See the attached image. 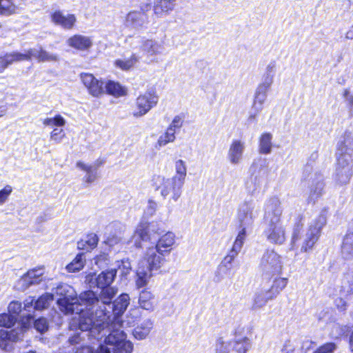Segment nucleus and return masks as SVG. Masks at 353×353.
Masks as SVG:
<instances>
[{
	"label": "nucleus",
	"instance_id": "1",
	"mask_svg": "<svg viewBox=\"0 0 353 353\" xmlns=\"http://www.w3.org/2000/svg\"><path fill=\"white\" fill-rule=\"evenodd\" d=\"M114 296L110 298V301L99 299L93 291L88 290L80 294V299L83 302L87 310L81 314L80 330L88 332L87 336L99 337L105 330V326L115 325L119 327H125V321L121 315L130 303V297L127 294H121L114 302Z\"/></svg>",
	"mask_w": 353,
	"mask_h": 353
},
{
	"label": "nucleus",
	"instance_id": "2",
	"mask_svg": "<svg viewBox=\"0 0 353 353\" xmlns=\"http://www.w3.org/2000/svg\"><path fill=\"white\" fill-rule=\"evenodd\" d=\"M176 235L167 232L159 237L152 245L146 248L143 258L139 261L137 270L136 285L138 288L145 286L154 274L159 271L176 246Z\"/></svg>",
	"mask_w": 353,
	"mask_h": 353
},
{
	"label": "nucleus",
	"instance_id": "3",
	"mask_svg": "<svg viewBox=\"0 0 353 353\" xmlns=\"http://www.w3.org/2000/svg\"><path fill=\"white\" fill-rule=\"evenodd\" d=\"M282 208L279 198L269 199L265 205V221L266 223L263 234L271 243L283 244L285 241V230L281 222Z\"/></svg>",
	"mask_w": 353,
	"mask_h": 353
},
{
	"label": "nucleus",
	"instance_id": "4",
	"mask_svg": "<svg viewBox=\"0 0 353 353\" xmlns=\"http://www.w3.org/2000/svg\"><path fill=\"white\" fill-rule=\"evenodd\" d=\"M54 293L59 296L57 304L59 310L65 314H74L73 320L78 321L80 329V319L83 312L88 309L86 305L77 296L74 289L65 283H61L54 290Z\"/></svg>",
	"mask_w": 353,
	"mask_h": 353
},
{
	"label": "nucleus",
	"instance_id": "5",
	"mask_svg": "<svg viewBox=\"0 0 353 353\" xmlns=\"http://www.w3.org/2000/svg\"><path fill=\"white\" fill-rule=\"evenodd\" d=\"M258 215L259 212L252 201H244L240 205L236 217L239 231L234 242L243 245L247 236L252 231Z\"/></svg>",
	"mask_w": 353,
	"mask_h": 353
},
{
	"label": "nucleus",
	"instance_id": "6",
	"mask_svg": "<svg viewBox=\"0 0 353 353\" xmlns=\"http://www.w3.org/2000/svg\"><path fill=\"white\" fill-rule=\"evenodd\" d=\"M117 322L118 323V320L115 325L105 326V330L101 332L99 336L94 338L101 339L106 335L107 332H109L108 335L105 336V343L113 347V353H132L134 345L132 342L127 339L125 333L121 330L122 327L117 326ZM88 337L92 338V336Z\"/></svg>",
	"mask_w": 353,
	"mask_h": 353
},
{
	"label": "nucleus",
	"instance_id": "7",
	"mask_svg": "<svg viewBox=\"0 0 353 353\" xmlns=\"http://www.w3.org/2000/svg\"><path fill=\"white\" fill-rule=\"evenodd\" d=\"M250 170L251 175L245 181V187L247 192L253 195L259 192L264 178L268 176V168L266 160L262 158L254 159Z\"/></svg>",
	"mask_w": 353,
	"mask_h": 353
},
{
	"label": "nucleus",
	"instance_id": "8",
	"mask_svg": "<svg viewBox=\"0 0 353 353\" xmlns=\"http://www.w3.org/2000/svg\"><path fill=\"white\" fill-rule=\"evenodd\" d=\"M116 276L117 270L111 269L101 272L95 277L92 284L101 290L99 296H97L99 299H103L105 302L110 301V298L116 295L117 290L110 286Z\"/></svg>",
	"mask_w": 353,
	"mask_h": 353
},
{
	"label": "nucleus",
	"instance_id": "9",
	"mask_svg": "<svg viewBox=\"0 0 353 353\" xmlns=\"http://www.w3.org/2000/svg\"><path fill=\"white\" fill-rule=\"evenodd\" d=\"M326 210H322L320 215L310 223L301 248V252L311 250L319 240L321 230L326 223Z\"/></svg>",
	"mask_w": 353,
	"mask_h": 353
},
{
	"label": "nucleus",
	"instance_id": "10",
	"mask_svg": "<svg viewBox=\"0 0 353 353\" xmlns=\"http://www.w3.org/2000/svg\"><path fill=\"white\" fill-rule=\"evenodd\" d=\"M283 263L281 256L274 250H267L263 254L259 269L263 276H272L281 272Z\"/></svg>",
	"mask_w": 353,
	"mask_h": 353
},
{
	"label": "nucleus",
	"instance_id": "11",
	"mask_svg": "<svg viewBox=\"0 0 353 353\" xmlns=\"http://www.w3.org/2000/svg\"><path fill=\"white\" fill-rule=\"evenodd\" d=\"M158 180L159 183L157 184L156 190L160 192L161 196L163 199L170 196V200L177 201L181 196L184 183L172 177L167 179L158 177Z\"/></svg>",
	"mask_w": 353,
	"mask_h": 353
},
{
	"label": "nucleus",
	"instance_id": "12",
	"mask_svg": "<svg viewBox=\"0 0 353 353\" xmlns=\"http://www.w3.org/2000/svg\"><path fill=\"white\" fill-rule=\"evenodd\" d=\"M159 101V96L156 92L150 90L140 94L136 99L132 107V114L136 118L145 115Z\"/></svg>",
	"mask_w": 353,
	"mask_h": 353
},
{
	"label": "nucleus",
	"instance_id": "13",
	"mask_svg": "<svg viewBox=\"0 0 353 353\" xmlns=\"http://www.w3.org/2000/svg\"><path fill=\"white\" fill-rule=\"evenodd\" d=\"M242 247L243 245L234 242L232 249L223 258L217 268L214 276V281L216 282H220L225 277L230 274V272L233 267L232 263L241 250Z\"/></svg>",
	"mask_w": 353,
	"mask_h": 353
},
{
	"label": "nucleus",
	"instance_id": "14",
	"mask_svg": "<svg viewBox=\"0 0 353 353\" xmlns=\"http://www.w3.org/2000/svg\"><path fill=\"white\" fill-rule=\"evenodd\" d=\"M353 160L349 159H338L335 172L333 176L336 186L342 187L349 183L353 175Z\"/></svg>",
	"mask_w": 353,
	"mask_h": 353
},
{
	"label": "nucleus",
	"instance_id": "15",
	"mask_svg": "<svg viewBox=\"0 0 353 353\" xmlns=\"http://www.w3.org/2000/svg\"><path fill=\"white\" fill-rule=\"evenodd\" d=\"M270 87V85L261 83L258 85L255 90L252 110L248 117L249 121H255L256 117L263 109V105L267 99Z\"/></svg>",
	"mask_w": 353,
	"mask_h": 353
},
{
	"label": "nucleus",
	"instance_id": "16",
	"mask_svg": "<svg viewBox=\"0 0 353 353\" xmlns=\"http://www.w3.org/2000/svg\"><path fill=\"white\" fill-rule=\"evenodd\" d=\"M54 299V295L51 293H46L39 296L36 301L33 297H28L23 302V310L29 312L34 310H41L47 308Z\"/></svg>",
	"mask_w": 353,
	"mask_h": 353
},
{
	"label": "nucleus",
	"instance_id": "17",
	"mask_svg": "<svg viewBox=\"0 0 353 353\" xmlns=\"http://www.w3.org/2000/svg\"><path fill=\"white\" fill-rule=\"evenodd\" d=\"M336 157L338 159H349L353 160V135L350 132H345L337 144Z\"/></svg>",
	"mask_w": 353,
	"mask_h": 353
},
{
	"label": "nucleus",
	"instance_id": "18",
	"mask_svg": "<svg viewBox=\"0 0 353 353\" xmlns=\"http://www.w3.org/2000/svg\"><path fill=\"white\" fill-rule=\"evenodd\" d=\"M245 143L240 139H233L228 151V159L232 165H238L243 159Z\"/></svg>",
	"mask_w": 353,
	"mask_h": 353
},
{
	"label": "nucleus",
	"instance_id": "19",
	"mask_svg": "<svg viewBox=\"0 0 353 353\" xmlns=\"http://www.w3.org/2000/svg\"><path fill=\"white\" fill-rule=\"evenodd\" d=\"M43 273V268L29 270L18 281V288L23 291L32 285L39 283L42 281Z\"/></svg>",
	"mask_w": 353,
	"mask_h": 353
},
{
	"label": "nucleus",
	"instance_id": "20",
	"mask_svg": "<svg viewBox=\"0 0 353 353\" xmlns=\"http://www.w3.org/2000/svg\"><path fill=\"white\" fill-rule=\"evenodd\" d=\"M148 18L147 14L142 11L130 12L125 18L126 27L137 30H142L147 27Z\"/></svg>",
	"mask_w": 353,
	"mask_h": 353
},
{
	"label": "nucleus",
	"instance_id": "21",
	"mask_svg": "<svg viewBox=\"0 0 353 353\" xmlns=\"http://www.w3.org/2000/svg\"><path fill=\"white\" fill-rule=\"evenodd\" d=\"M81 80L92 96L98 97L104 92L103 83L97 79L92 74H81Z\"/></svg>",
	"mask_w": 353,
	"mask_h": 353
},
{
	"label": "nucleus",
	"instance_id": "22",
	"mask_svg": "<svg viewBox=\"0 0 353 353\" xmlns=\"http://www.w3.org/2000/svg\"><path fill=\"white\" fill-rule=\"evenodd\" d=\"M150 230V225L148 221H141L139 223L132 236V241L137 248L141 247V241L148 242L152 240Z\"/></svg>",
	"mask_w": 353,
	"mask_h": 353
},
{
	"label": "nucleus",
	"instance_id": "23",
	"mask_svg": "<svg viewBox=\"0 0 353 353\" xmlns=\"http://www.w3.org/2000/svg\"><path fill=\"white\" fill-rule=\"evenodd\" d=\"M123 225L120 223H114L106 228V232H109L105 240V243L110 247H113L119 243L122 239Z\"/></svg>",
	"mask_w": 353,
	"mask_h": 353
},
{
	"label": "nucleus",
	"instance_id": "24",
	"mask_svg": "<svg viewBox=\"0 0 353 353\" xmlns=\"http://www.w3.org/2000/svg\"><path fill=\"white\" fill-rule=\"evenodd\" d=\"M8 310L10 314L15 316L22 312L21 323L24 325V327L30 325L34 318L33 314L28 311H24L23 307L22 308L21 303L17 301L10 302L8 305Z\"/></svg>",
	"mask_w": 353,
	"mask_h": 353
},
{
	"label": "nucleus",
	"instance_id": "25",
	"mask_svg": "<svg viewBox=\"0 0 353 353\" xmlns=\"http://www.w3.org/2000/svg\"><path fill=\"white\" fill-rule=\"evenodd\" d=\"M51 19L56 25L61 26L66 30L72 29L77 21L76 17L72 14L64 15L61 11H55L51 14Z\"/></svg>",
	"mask_w": 353,
	"mask_h": 353
},
{
	"label": "nucleus",
	"instance_id": "26",
	"mask_svg": "<svg viewBox=\"0 0 353 353\" xmlns=\"http://www.w3.org/2000/svg\"><path fill=\"white\" fill-rule=\"evenodd\" d=\"M69 46L78 50L83 51L89 50L92 44V39L87 36L75 34L67 40Z\"/></svg>",
	"mask_w": 353,
	"mask_h": 353
},
{
	"label": "nucleus",
	"instance_id": "27",
	"mask_svg": "<svg viewBox=\"0 0 353 353\" xmlns=\"http://www.w3.org/2000/svg\"><path fill=\"white\" fill-rule=\"evenodd\" d=\"M27 54L29 55L28 61L32 58H34L39 62H52L59 60L57 54H51L41 48L30 49L27 50Z\"/></svg>",
	"mask_w": 353,
	"mask_h": 353
},
{
	"label": "nucleus",
	"instance_id": "28",
	"mask_svg": "<svg viewBox=\"0 0 353 353\" xmlns=\"http://www.w3.org/2000/svg\"><path fill=\"white\" fill-rule=\"evenodd\" d=\"M163 50V43L153 39L144 40L141 45V50L149 57L160 54Z\"/></svg>",
	"mask_w": 353,
	"mask_h": 353
},
{
	"label": "nucleus",
	"instance_id": "29",
	"mask_svg": "<svg viewBox=\"0 0 353 353\" xmlns=\"http://www.w3.org/2000/svg\"><path fill=\"white\" fill-rule=\"evenodd\" d=\"M176 0H155L154 12L157 17H162L164 14L172 10Z\"/></svg>",
	"mask_w": 353,
	"mask_h": 353
},
{
	"label": "nucleus",
	"instance_id": "30",
	"mask_svg": "<svg viewBox=\"0 0 353 353\" xmlns=\"http://www.w3.org/2000/svg\"><path fill=\"white\" fill-rule=\"evenodd\" d=\"M77 167L86 172L83 181L87 184L94 182L97 177V168L93 165L85 164L81 161L77 163Z\"/></svg>",
	"mask_w": 353,
	"mask_h": 353
},
{
	"label": "nucleus",
	"instance_id": "31",
	"mask_svg": "<svg viewBox=\"0 0 353 353\" xmlns=\"http://www.w3.org/2000/svg\"><path fill=\"white\" fill-rule=\"evenodd\" d=\"M273 136L270 132L263 133L259 139V152L262 154H269L272 150Z\"/></svg>",
	"mask_w": 353,
	"mask_h": 353
},
{
	"label": "nucleus",
	"instance_id": "32",
	"mask_svg": "<svg viewBox=\"0 0 353 353\" xmlns=\"http://www.w3.org/2000/svg\"><path fill=\"white\" fill-rule=\"evenodd\" d=\"M152 327L153 322L151 319H147L134 330L133 335L138 340L144 339L150 334Z\"/></svg>",
	"mask_w": 353,
	"mask_h": 353
},
{
	"label": "nucleus",
	"instance_id": "33",
	"mask_svg": "<svg viewBox=\"0 0 353 353\" xmlns=\"http://www.w3.org/2000/svg\"><path fill=\"white\" fill-rule=\"evenodd\" d=\"M154 303V296L150 291L143 290L140 292L139 304L141 308L146 310H153Z\"/></svg>",
	"mask_w": 353,
	"mask_h": 353
},
{
	"label": "nucleus",
	"instance_id": "34",
	"mask_svg": "<svg viewBox=\"0 0 353 353\" xmlns=\"http://www.w3.org/2000/svg\"><path fill=\"white\" fill-rule=\"evenodd\" d=\"M351 224L352 227H353V221ZM341 252L345 259H350L353 256V231L347 233L344 237Z\"/></svg>",
	"mask_w": 353,
	"mask_h": 353
},
{
	"label": "nucleus",
	"instance_id": "35",
	"mask_svg": "<svg viewBox=\"0 0 353 353\" xmlns=\"http://www.w3.org/2000/svg\"><path fill=\"white\" fill-rule=\"evenodd\" d=\"M276 71V62L271 61L266 66L261 83L272 85Z\"/></svg>",
	"mask_w": 353,
	"mask_h": 353
},
{
	"label": "nucleus",
	"instance_id": "36",
	"mask_svg": "<svg viewBox=\"0 0 353 353\" xmlns=\"http://www.w3.org/2000/svg\"><path fill=\"white\" fill-rule=\"evenodd\" d=\"M99 241L97 235L94 233L88 234L85 239H82L77 243L78 248L80 250H92L97 247Z\"/></svg>",
	"mask_w": 353,
	"mask_h": 353
},
{
	"label": "nucleus",
	"instance_id": "37",
	"mask_svg": "<svg viewBox=\"0 0 353 353\" xmlns=\"http://www.w3.org/2000/svg\"><path fill=\"white\" fill-rule=\"evenodd\" d=\"M106 92L108 94L115 97H119L125 95L126 90L119 83L114 81H108L105 85Z\"/></svg>",
	"mask_w": 353,
	"mask_h": 353
},
{
	"label": "nucleus",
	"instance_id": "38",
	"mask_svg": "<svg viewBox=\"0 0 353 353\" xmlns=\"http://www.w3.org/2000/svg\"><path fill=\"white\" fill-rule=\"evenodd\" d=\"M175 174L172 178L185 183L187 176V165L185 162L182 159H179L174 163Z\"/></svg>",
	"mask_w": 353,
	"mask_h": 353
},
{
	"label": "nucleus",
	"instance_id": "39",
	"mask_svg": "<svg viewBox=\"0 0 353 353\" xmlns=\"http://www.w3.org/2000/svg\"><path fill=\"white\" fill-rule=\"evenodd\" d=\"M85 256L84 253L78 254L74 260L66 266L69 272H75L81 270L85 264Z\"/></svg>",
	"mask_w": 353,
	"mask_h": 353
},
{
	"label": "nucleus",
	"instance_id": "40",
	"mask_svg": "<svg viewBox=\"0 0 353 353\" xmlns=\"http://www.w3.org/2000/svg\"><path fill=\"white\" fill-rule=\"evenodd\" d=\"M138 62V57L133 54L130 58L118 59L115 61L117 67L123 70L132 68Z\"/></svg>",
	"mask_w": 353,
	"mask_h": 353
},
{
	"label": "nucleus",
	"instance_id": "41",
	"mask_svg": "<svg viewBox=\"0 0 353 353\" xmlns=\"http://www.w3.org/2000/svg\"><path fill=\"white\" fill-rule=\"evenodd\" d=\"M176 140V134L166 128L165 132L161 134L157 141V147H164L168 143H174Z\"/></svg>",
	"mask_w": 353,
	"mask_h": 353
},
{
	"label": "nucleus",
	"instance_id": "42",
	"mask_svg": "<svg viewBox=\"0 0 353 353\" xmlns=\"http://www.w3.org/2000/svg\"><path fill=\"white\" fill-rule=\"evenodd\" d=\"M5 62L10 65L15 61H20L23 60H28L29 55L27 54V51L25 53H20L14 52L12 53L6 54L2 57Z\"/></svg>",
	"mask_w": 353,
	"mask_h": 353
},
{
	"label": "nucleus",
	"instance_id": "43",
	"mask_svg": "<svg viewBox=\"0 0 353 353\" xmlns=\"http://www.w3.org/2000/svg\"><path fill=\"white\" fill-rule=\"evenodd\" d=\"M324 183L322 180L319 181L316 183L311 187L309 196V201L314 203L315 201L321 196L323 194Z\"/></svg>",
	"mask_w": 353,
	"mask_h": 353
},
{
	"label": "nucleus",
	"instance_id": "44",
	"mask_svg": "<svg viewBox=\"0 0 353 353\" xmlns=\"http://www.w3.org/2000/svg\"><path fill=\"white\" fill-rule=\"evenodd\" d=\"M232 344L229 341H225L223 337H219L214 344L215 353H229Z\"/></svg>",
	"mask_w": 353,
	"mask_h": 353
},
{
	"label": "nucleus",
	"instance_id": "45",
	"mask_svg": "<svg viewBox=\"0 0 353 353\" xmlns=\"http://www.w3.org/2000/svg\"><path fill=\"white\" fill-rule=\"evenodd\" d=\"M16 6L10 0H0V15H10L16 11Z\"/></svg>",
	"mask_w": 353,
	"mask_h": 353
},
{
	"label": "nucleus",
	"instance_id": "46",
	"mask_svg": "<svg viewBox=\"0 0 353 353\" xmlns=\"http://www.w3.org/2000/svg\"><path fill=\"white\" fill-rule=\"evenodd\" d=\"M235 350L237 353H247L251 347L250 340L244 336L242 339H236Z\"/></svg>",
	"mask_w": 353,
	"mask_h": 353
},
{
	"label": "nucleus",
	"instance_id": "47",
	"mask_svg": "<svg viewBox=\"0 0 353 353\" xmlns=\"http://www.w3.org/2000/svg\"><path fill=\"white\" fill-rule=\"evenodd\" d=\"M65 123V119L60 114H57L53 118L48 117L43 120V124L49 127H63Z\"/></svg>",
	"mask_w": 353,
	"mask_h": 353
},
{
	"label": "nucleus",
	"instance_id": "48",
	"mask_svg": "<svg viewBox=\"0 0 353 353\" xmlns=\"http://www.w3.org/2000/svg\"><path fill=\"white\" fill-rule=\"evenodd\" d=\"M268 301L265 299L261 289L256 291L253 297L252 309L258 310L263 307Z\"/></svg>",
	"mask_w": 353,
	"mask_h": 353
},
{
	"label": "nucleus",
	"instance_id": "49",
	"mask_svg": "<svg viewBox=\"0 0 353 353\" xmlns=\"http://www.w3.org/2000/svg\"><path fill=\"white\" fill-rule=\"evenodd\" d=\"M17 317L10 314L3 313L0 314V326L10 328L14 325Z\"/></svg>",
	"mask_w": 353,
	"mask_h": 353
},
{
	"label": "nucleus",
	"instance_id": "50",
	"mask_svg": "<svg viewBox=\"0 0 353 353\" xmlns=\"http://www.w3.org/2000/svg\"><path fill=\"white\" fill-rule=\"evenodd\" d=\"M288 280L286 278L278 277L276 278L272 285L270 286L274 292L279 295L281 291L287 286Z\"/></svg>",
	"mask_w": 353,
	"mask_h": 353
},
{
	"label": "nucleus",
	"instance_id": "51",
	"mask_svg": "<svg viewBox=\"0 0 353 353\" xmlns=\"http://www.w3.org/2000/svg\"><path fill=\"white\" fill-rule=\"evenodd\" d=\"M183 118L179 115H176L173 118L172 122L170 123L167 129H168L170 132L176 134L180 131L183 125Z\"/></svg>",
	"mask_w": 353,
	"mask_h": 353
},
{
	"label": "nucleus",
	"instance_id": "52",
	"mask_svg": "<svg viewBox=\"0 0 353 353\" xmlns=\"http://www.w3.org/2000/svg\"><path fill=\"white\" fill-rule=\"evenodd\" d=\"M343 98L346 103V105L350 117H353V92H350L348 89H345L343 94Z\"/></svg>",
	"mask_w": 353,
	"mask_h": 353
},
{
	"label": "nucleus",
	"instance_id": "53",
	"mask_svg": "<svg viewBox=\"0 0 353 353\" xmlns=\"http://www.w3.org/2000/svg\"><path fill=\"white\" fill-rule=\"evenodd\" d=\"M336 347L334 343H326L317 348L313 353H334Z\"/></svg>",
	"mask_w": 353,
	"mask_h": 353
},
{
	"label": "nucleus",
	"instance_id": "54",
	"mask_svg": "<svg viewBox=\"0 0 353 353\" xmlns=\"http://www.w3.org/2000/svg\"><path fill=\"white\" fill-rule=\"evenodd\" d=\"M23 326L19 329H13L9 330V341H17L19 340L23 334V332L26 328L29 327L30 325H27L24 327V325L22 324Z\"/></svg>",
	"mask_w": 353,
	"mask_h": 353
},
{
	"label": "nucleus",
	"instance_id": "55",
	"mask_svg": "<svg viewBox=\"0 0 353 353\" xmlns=\"http://www.w3.org/2000/svg\"><path fill=\"white\" fill-rule=\"evenodd\" d=\"M303 223H301V219L296 223L293 229L292 238V249L294 250L295 247V243L296 241L299 239V236L301 230L303 228Z\"/></svg>",
	"mask_w": 353,
	"mask_h": 353
},
{
	"label": "nucleus",
	"instance_id": "56",
	"mask_svg": "<svg viewBox=\"0 0 353 353\" xmlns=\"http://www.w3.org/2000/svg\"><path fill=\"white\" fill-rule=\"evenodd\" d=\"M65 137V133L62 129L58 128H54L50 133V140L56 143L61 142Z\"/></svg>",
	"mask_w": 353,
	"mask_h": 353
},
{
	"label": "nucleus",
	"instance_id": "57",
	"mask_svg": "<svg viewBox=\"0 0 353 353\" xmlns=\"http://www.w3.org/2000/svg\"><path fill=\"white\" fill-rule=\"evenodd\" d=\"M34 325L35 329L41 333L46 331L48 327L47 320L45 318H39L38 319L35 320L34 322Z\"/></svg>",
	"mask_w": 353,
	"mask_h": 353
},
{
	"label": "nucleus",
	"instance_id": "58",
	"mask_svg": "<svg viewBox=\"0 0 353 353\" xmlns=\"http://www.w3.org/2000/svg\"><path fill=\"white\" fill-rule=\"evenodd\" d=\"M12 192V188L7 185L0 190V205H3Z\"/></svg>",
	"mask_w": 353,
	"mask_h": 353
},
{
	"label": "nucleus",
	"instance_id": "59",
	"mask_svg": "<svg viewBox=\"0 0 353 353\" xmlns=\"http://www.w3.org/2000/svg\"><path fill=\"white\" fill-rule=\"evenodd\" d=\"M268 301L274 299L278 295L274 292L271 287L261 288Z\"/></svg>",
	"mask_w": 353,
	"mask_h": 353
},
{
	"label": "nucleus",
	"instance_id": "60",
	"mask_svg": "<svg viewBox=\"0 0 353 353\" xmlns=\"http://www.w3.org/2000/svg\"><path fill=\"white\" fill-rule=\"evenodd\" d=\"M157 208V203L154 201L149 200L146 209L145 210V213L148 216H152L156 212Z\"/></svg>",
	"mask_w": 353,
	"mask_h": 353
},
{
	"label": "nucleus",
	"instance_id": "61",
	"mask_svg": "<svg viewBox=\"0 0 353 353\" xmlns=\"http://www.w3.org/2000/svg\"><path fill=\"white\" fill-rule=\"evenodd\" d=\"M294 346L290 341H285L281 349V353H294Z\"/></svg>",
	"mask_w": 353,
	"mask_h": 353
},
{
	"label": "nucleus",
	"instance_id": "62",
	"mask_svg": "<svg viewBox=\"0 0 353 353\" xmlns=\"http://www.w3.org/2000/svg\"><path fill=\"white\" fill-rule=\"evenodd\" d=\"M83 336H81L80 334H75L74 336L69 338L68 341L71 345L79 344L81 340V338Z\"/></svg>",
	"mask_w": 353,
	"mask_h": 353
},
{
	"label": "nucleus",
	"instance_id": "63",
	"mask_svg": "<svg viewBox=\"0 0 353 353\" xmlns=\"http://www.w3.org/2000/svg\"><path fill=\"white\" fill-rule=\"evenodd\" d=\"M92 353H111V351L105 345H101Z\"/></svg>",
	"mask_w": 353,
	"mask_h": 353
},
{
	"label": "nucleus",
	"instance_id": "64",
	"mask_svg": "<svg viewBox=\"0 0 353 353\" xmlns=\"http://www.w3.org/2000/svg\"><path fill=\"white\" fill-rule=\"evenodd\" d=\"M0 339L9 341V330H0Z\"/></svg>",
	"mask_w": 353,
	"mask_h": 353
}]
</instances>
